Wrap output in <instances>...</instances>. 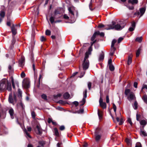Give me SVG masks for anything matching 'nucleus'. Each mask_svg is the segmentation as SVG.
I'll return each mask as SVG.
<instances>
[{
	"label": "nucleus",
	"instance_id": "obj_51",
	"mask_svg": "<svg viewBox=\"0 0 147 147\" xmlns=\"http://www.w3.org/2000/svg\"><path fill=\"white\" fill-rule=\"evenodd\" d=\"M91 85L92 83L90 82H89L88 83V89L89 90H90L91 89Z\"/></svg>",
	"mask_w": 147,
	"mask_h": 147
},
{
	"label": "nucleus",
	"instance_id": "obj_1",
	"mask_svg": "<svg viewBox=\"0 0 147 147\" xmlns=\"http://www.w3.org/2000/svg\"><path fill=\"white\" fill-rule=\"evenodd\" d=\"M92 51V47H90L89 48L88 51L86 52L85 57L84 58V62L82 64L84 70H86L87 69L89 66V61L87 59L89 57V55L90 54V52Z\"/></svg>",
	"mask_w": 147,
	"mask_h": 147
},
{
	"label": "nucleus",
	"instance_id": "obj_2",
	"mask_svg": "<svg viewBox=\"0 0 147 147\" xmlns=\"http://www.w3.org/2000/svg\"><path fill=\"white\" fill-rule=\"evenodd\" d=\"M108 28H106L107 30L115 29L117 30H120L124 27V26H123L121 24H116L115 22H112V24L108 25Z\"/></svg>",
	"mask_w": 147,
	"mask_h": 147
},
{
	"label": "nucleus",
	"instance_id": "obj_9",
	"mask_svg": "<svg viewBox=\"0 0 147 147\" xmlns=\"http://www.w3.org/2000/svg\"><path fill=\"white\" fill-rule=\"evenodd\" d=\"M27 130L25 129L24 130V132L26 134V135L28 137H29L31 138V137L29 133H28L27 131H28L29 132H30L31 131L32 129L30 127H27Z\"/></svg>",
	"mask_w": 147,
	"mask_h": 147
},
{
	"label": "nucleus",
	"instance_id": "obj_24",
	"mask_svg": "<svg viewBox=\"0 0 147 147\" xmlns=\"http://www.w3.org/2000/svg\"><path fill=\"white\" fill-rule=\"evenodd\" d=\"M138 0H129L128 2L130 3L132 5L136 4L138 3Z\"/></svg>",
	"mask_w": 147,
	"mask_h": 147
},
{
	"label": "nucleus",
	"instance_id": "obj_43",
	"mask_svg": "<svg viewBox=\"0 0 147 147\" xmlns=\"http://www.w3.org/2000/svg\"><path fill=\"white\" fill-rule=\"evenodd\" d=\"M136 116L137 120L138 121H139V119L141 116L140 115L137 113L136 115Z\"/></svg>",
	"mask_w": 147,
	"mask_h": 147
},
{
	"label": "nucleus",
	"instance_id": "obj_50",
	"mask_svg": "<svg viewBox=\"0 0 147 147\" xmlns=\"http://www.w3.org/2000/svg\"><path fill=\"white\" fill-rule=\"evenodd\" d=\"M119 122V125H121L123 123V119L122 118H121L120 119Z\"/></svg>",
	"mask_w": 147,
	"mask_h": 147
},
{
	"label": "nucleus",
	"instance_id": "obj_27",
	"mask_svg": "<svg viewBox=\"0 0 147 147\" xmlns=\"http://www.w3.org/2000/svg\"><path fill=\"white\" fill-rule=\"evenodd\" d=\"M5 13L4 11H1L0 12V17L3 18L5 16Z\"/></svg>",
	"mask_w": 147,
	"mask_h": 147
},
{
	"label": "nucleus",
	"instance_id": "obj_6",
	"mask_svg": "<svg viewBox=\"0 0 147 147\" xmlns=\"http://www.w3.org/2000/svg\"><path fill=\"white\" fill-rule=\"evenodd\" d=\"M99 102L100 106L103 109H106V104L105 102H103V100L101 97H100L99 100Z\"/></svg>",
	"mask_w": 147,
	"mask_h": 147
},
{
	"label": "nucleus",
	"instance_id": "obj_17",
	"mask_svg": "<svg viewBox=\"0 0 147 147\" xmlns=\"http://www.w3.org/2000/svg\"><path fill=\"white\" fill-rule=\"evenodd\" d=\"M36 128L37 129V131H36V133L37 134H42V130L40 126L39 125H37L36 126Z\"/></svg>",
	"mask_w": 147,
	"mask_h": 147
},
{
	"label": "nucleus",
	"instance_id": "obj_60",
	"mask_svg": "<svg viewBox=\"0 0 147 147\" xmlns=\"http://www.w3.org/2000/svg\"><path fill=\"white\" fill-rule=\"evenodd\" d=\"M137 85H138V83L137 82H135L134 83V87L135 88H137Z\"/></svg>",
	"mask_w": 147,
	"mask_h": 147
},
{
	"label": "nucleus",
	"instance_id": "obj_52",
	"mask_svg": "<svg viewBox=\"0 0 147 147\" xmlns=\"http://www.w3.org/2000/svg\"><path fill=\"white\" fill-rule=\"evenodd\" d=\"M123 38L121 37H120L118 39V43H120L121 42V41H122L123 40Z\"/></svg>",
	"mask_w": 147,
	"mask_h": 147
},
{
	"label": "nucleus",
	"instance_id": "obj_33",
	"mask_svg": "<svg viewBox=\"0 0 147 147\" xmlns=\"http://www.w3.org/2000/svg\"><path fill=\"white\" fill-rule=\"evenodd\" d=\"M133 107H134V108L135 109H137L138 103L136 101H135L134 103Z\"/></svg>",
	"mask_w": 147,
	"mask_h": 147
},
{
	"label": "nucleus",
	"instance_id": "obj_41",
	"mask_svg": "<svg viewBox=\"0 0 147 147\" xmlns=\"http://www.w3.org/2000/svg\"><path fill=\"white\" fill-rule=\"evenodd\" d=\"M51 31L49 30H47L46 31L45 34L47 35H51Z\"/></svg>",
	"mask_w": 147,
	"mask_h": 147
},
{
	"label": "nucleus",
	"instance_id": "obj_8",
	"mask_svg": "<svg viewBox=\"0 0 147 147\" xmlns=\"http://www.w3.org/2000/svg\"><path fill=\"white\" fill-rule=\"evenodd\" d=\"M17 26V25H15L14 24H13L11 27V32L13 35H15L17 33V29L15 28V27Z\"/></svg>",
	"mask_w": 147,
	"mask_h": 147
},
{
	"label": "nucleus",
	"instance_id": "obj_38",
	"mask_svg": "<svg viewBox=\"0 0 147 147\" xmlns=\"http://www.w3.org/2000/svg\"><path fill=\"white\" fill-rule=\"evenodd\" d=\"M40 40L42 42L46 40V38L43 36H41Z\"/></svg>",
	"mask_w": 147,
	"mask_h": 147
},
{
	"label": "nucleus",
	"instance_id": "obj_12",
	"mask_svg": "<svg viewBox=\"0 0 147 147\" xmlns=\"http://www.w3.org/2000/svg\"><path fill=\"white\" fill-rule=\"evenodd\" d=\"M131 26L129 28V30L131 32L133 31L135 28L136 23L134 22L133 21L132 22Z\"/></svg>",
	"mask_w": 147,
	"mask_h": 147
},
{
	"label": "nucleus",
	"instance_id": "obj_28",
	"mask_svg": "<svg viewBox=\"0 0 147 147\" xmlns=\"http://www.w3.org/2000/svg\"><path fill=\"white\" fill-rule=\"evenodd\" d=\"M141 47H140L137 50L136 52V57H138L140 53V52L141 51Z\"/></svg>",
	"mask_w": 147,
	"mask_h": 147
},
{
	"label": "nucleus",
	"instance_id": "obj_11",
	"mask_svg": "<svg viewBox=\"0 0 147 147\" xmlns=\"http://www.w3.org/2000/svg\"><path fill=\"white\" fill-rule=\"evenodd\" d=\"M23 85L26 88L29 87L30 85V82L28 80H25L23 82Z\"/></svg>",
	"mask_w": 147,
	"mask_h": 147
},
{
	"label": "nucleus",
	"instance_id": "obj_55",
	"mask_svg": "<svg viewBox=\"0 0 147 147\" xmlns=\"http://www.w3.org/2000/svg\"><path fill=\"white\" fill-rule=\"evenodd\" d=\"M19 96H20V97L22 96V92L21 90L19 89H18Z\"/></svg>",
	"mask_w": 147,
	"mask_h": 147
},
{
	"label": "nucleus",
	"instance_id": "obj_64",
	"mask_svg": "<svg viewBox=\"0 0 147 147\" xmlns=\"http://www.w3.org/2000/svg\"><path fill=\"white\" fill-rule=\"evenodd\" d=\"M62 145V143H58L57 144V146L58 147H61V146Z\"/></svg>",
	"mask_w": 147,
	"mask_h": 147
},
{
	"label": "nucleus",
	"instance_id": "obj_22",
	"mask_svg": "<svg viewBox=\"0 0 147 147\" xmlns=\"http://www.w3.org/2000/svg\"><path fill=\"white\" fill-rule=\"evenodd\" d=\"M9 113L10 115L11 118L13 119L14 118L13 116L14 114V111L12 109H11L9 110Z\"/></svg>",
	"mask_w": 147,
	"mask_h": 147
},
{
	"label": "nucleus",
	"instance_id": "obj_32",
	"mask_svg": "<svg viewBox=\"0 0 147 147\" xmlns=\"http://www.w3.org/2000/svg\"><path fill=\"white\" fill-rule=\"evenodd\" d=\"M54 130L55 135L57 136H58L59 135V133L57 129L55 128H54Z\"/></svg>",
	"mask_w": 147,
	"mask_h": 147
},
{
	"label": "nucleus",
	"instance_id": "obj_56",
	"mask_svg": "<svg viewBox=\"0 0 147 147\" xmlns=\"http://www.w3.org/2000/svg\"><path fill=\"white\" fill-rule=\"evenodd\" d=\"M63 18L66 19H68L69 18V17L66 14H65L63 15Z\"/></svg>",
	"mask_w": 147,
	"mask_h": 147
},
{
	"label": "nucleus",
	"instance_id": "obj_31",
	"mask_svg": "<svg viewBox=\"0 0 147 147\" xmlns=\"http://www.w3.org/2000/svg\"><path fill=\"white\" fill-rule=\"evenodd\" d=\"M142 37H137L136 38V41L139 42H140L142 41Z\"/></svg>",
	"mask_w": 147,
	"mask_h": 147
},
{
	"label": "nucleus",
	"instance_id": "obj_48",
	"mask_svg": "<svg viewBox=\"0 0 147 147\" xmlns=\"http://www.w3.org/2000/svg\"><path fill=\"white\" fill-rule=\"evenodd\" d=\"M135 147H141V145L140 143L137 142L136 144Z\"/></svg>",
	"mask_w": 147,
	"mask_h": 147
},
{
	"label": "nucleus",
	"instance_id": "obj_21",
	"mask_svg": "<svg viewBox=\"0 0 147 147\" xmlns=\"http://www.w3.org/2000/svg\"><path fill=\"white\" fill-rule=\"evenodd\" d=\"M115 50V48L114 47H111V52L110 53V55L111 56L113 55L114 53Z\"/></svg>",
	"mask_w": 147,
	"mask_h": 147
},
{
	"label": "nucleus",
	"instance_id": "obj_59",
	"mask_svg": "<svg viewBox=\"0 0 147 147\" xmlns=\"http://www.w3.org/2000/svg\"><path fill=\"white\" fill-rule=\"evenodd\" d=\"M65 129V127L64 126L62 125L60 127L59 129L61 130H63Z\"/></svg>",
	"mask_w": 147,
	"mask_h": 147
},
{
	"label": "nucleus",
	"instance_id": "obj_29",
	"mask_svg": "<svg viewBox=\"0 0 147 147\" xmlns=\"http://www.w3.org/2000/svg\"><path fill=\"white\" fill-rule=\"evenodd\" d=\"M125 141L128 145H130L131 144V140L130 139L126 138L125 140Z\"/></svg>",
	"mask_w": 147,
	"mask_h": 147
},
{
	"label": "nucleus",
	"instance_id": "obj_42",
	"mask_svg": "<svg viewBox=\"0 0 147 147\" xmlns=\"http://www.w3.org/2000/svg\"><path fill=\"white\" fill-rule=\"evenodd\" d=\"M144 89H146L147 90V85L145 84H143L142 87V91Z\"/></svg>",
	"mask_w": 147,
	"mask_h": 147
},
{
	"label": "nucleus",
	"instance_id": "obj_36",
	"mask_svg": "<svg viewBox=\"0 0 147 147\" xmlns=\"http://www.w3.org/2000/svg\"><path fill=\"white\" fill-rule=\"evenodd\" d=\"M142 98L144 102L147 104V96H144L142 97Z\"/></svg>",
	"mask_w": 147,
	"mask_h": 147
},
{
	"label": "nucleus",
	"instance_id": "obj_26",
	"mask_svg": "<svg viewBox=\"0 0 147 147\" xmlns=\"http://www.w3.org/2000/svg\"><path fill=\"white\" fill-rule=\"evenodd\" d=\"M95 138L96 140L97 141H98L101 138V136L100 135L97 134V133H95Z\"/></svg>",
	"mask_w": 147,
	"mask_h": 147
},
{
	"label": "nucleus",
	"instance_id": "obj_3",
	"mask_svg": "<svg viewBox=\"0 0 147 147\" xmlns=\"http://www.w3.org/2000/svg\"><path fill=\"white\" fill-rule=\"evenodd\" d=\"M7 81L5 80H3L0 83V90H5Z\"/></svg>",
	"mask_w": 147,
	"mask_h": 147
},
{
	"label": "nucleus",
	"instance_id": "obj_63",
	"mask_svg": "<svg viewBox=\"0 0 147 147\" xmlns=\"http://www.w3.org/2000/svg\"><path fill=\"white\" fill-rule=\"evenodd\" d=\"M59 11H58L57 10H55V11L54 12V14L55 15H56L57 14H59Z\"/></svg>",
	"mask_w": 147,
	"mask_h": 147
},
{
	"label": "nucleus",
	"instance_id": "obj_19",
	"mask_svg": "<svg viewBox=\"0 0 147 147\" xmlns=\"http://www.w3.org/2000/svg\"><path fill=\"white\" fill-rule=\"evenodd\" d=\"M98 114L99 119L100 120L102 119V112L98 109Z\"/></svg>",
	"mask_w": 147,
	"mask_h": 147
},
{
	"label": "nucleus",
	"instance_id": "obj_58",
	"mask_svg": "<svg viewBox=\"0 0 147 147\" xmlns=\"http://www.w3.org/2000/svg\"><path fill=\"white\" fill-rule=\"evenodd\" d=\"M106 102L107 103H109V96L108 95H107L106 97Z\"/></svg>",
	"mask_w": 147,
	"mask_h": 147
},
{
	"label": "nucleus",
	"instance_id": "obj_4",
	"mask_svg": "<svg viewBox=\"0 0 147 147\" xmlns=\"http://www.w3.org/2000/svg\"><path fill=\"white\" fill-rule=\"evenodd\" d=\"M146 11V8L145 7H142L140 9V11H136L134 13V15L139 16L140 15L139 18L142 16L144 13Z\"/></svg>",
	"mask_w": 147,
	"mask_h": 147
},
{
	"label": "nucleus",
	"instance_id": "obj_39",
	"mask_svg": "<svg viewBox=\"0 0 147 147\" xmlns=\"http://www.w3.org/2000/svg\"><path fill=\"white\" fill-rule=\"evenodd\" d=\"M49 20L52 24L54 22V18L53 17L51 16V17Z\"/></svg>",
	"mask_w": 147,
	"mask_h": 147
},
{
	"label": "nucleus",
	"instance_id": "obj_57",
	"mask_svg": "<svg viewBox=\"0 0 147 147\" xmlns=\"http://www.w3.org/2000/svg\"><path fill=\"white\" fill-rule=\"evenodd\" d=\"M26 75L24 72V71L22 72L21 74V77L23 78Z\"/></svg>",
	"mask_w": 147,
	"mask_h": 147
},
{
	"label": "nucleus",
	"instance_id": "obj_5",
	"mask_svg": "<svg viewBox=\"0 0 147 147\" xmlns=\"http://www.w3.org/2000/svg\"><path fill=\"white\" fill-rule=\"evenodd\" d=\"M87 90L86 89L85 90V91L83 92V95H84V98H83L82 100L80 102V103H81L80 104V105L82 106L84 105L85 104L86 100L85 98H86L87 97Z\"/></svg>",
	"mask_w": 147,
	"mask_h": 147
},
{
	"label": "nucleus",
	"instance_id": "obj_34",
	"mask_svg": "<svg viewBox=\"0 0 147 147\" xmlns=\"http://www.w3.org/2000/svg\"><path fill=\"white\" fill-rule=\"evenodd\" d=\"M8 100L9 102L11 103H12L13 102V99L11 96L10 95L9 96Z\"/></svg>",
	"mask_w": 147,
	"mask_h": 147
},
{
	"label": "nucleus",
	"instance_id": "obj_54",
	"mask_svg": "<svg viewBox=\"0 0 147 147\" xmlns=\"http://www.w3.org/2000/svg\"><path fill=\"white\" fill-rule=\"evenodd\" d=\"M58 102L59 103L63 105H64V104H65V102L62 100H59V101Z\"/></svg>",
	"mask_w": 147,
	"mask_h": 147
},
{
	"label": "nucleus",
	"instance_id": "obj_61",
	"mask_svg": "<svg viewBox=\"0 0 147 147\" xmlns=\"http://www.w3.org/2000/svg\"><path fill=\"white\" fill-rule=\"evenodd\" d=\"M73 104L76 107L78 105L79 103L78 102L75 101L73 102Z\"/></svg>",
	"mask_w": 147,
	"mask_h": 147
},
{
	"label": "nucleus",
	"instance_id": "obj_53",
	"mask_svg": "<svg viewBox=\"0 0 147 147\" xmlns=\"http://www.w3.org/2000/svg\"><path fill=\"white\" fill-rule=\"evenodd\" d=\"M62 96V94L60 93L57 94L56 95H54V96L55 98H57L58 97H60Z\"/></svg>",
	"mask_w": 147,
	"mask_h": 147
},
{
	"label": "nucleus",
	"instance_id": "obj_37",
	"mask_svg": "<svg viewBox=\"0 0 147 147\" xmlns=\"http://www.w3.org/2000/svg\"><path fill=\"white\" fill-rule=\"evenodd\" d=\"M109 68L111 71H113L114 69V67L112 64L109 65Z\"/></svg>",
	"mask_w": 147,
	"mask_h": 147
},
{
	"label": "nucleus",
	"instance_id": "obj_13",
	"mask_svg": "<svg viewBox=\"0 0 147 147\" xmlns=\"http://www.w3.org/2000/svg\"><path fill=\"white\" fill-rule=\"evenodd\" d=\"M69 13H71L73 16H74V8L73 7H69L68 9Z\"/></svg>",
	"mask_w": 147,
	"mask_h": 147
},
{
	"label": "nucleus",
	"instance_id": "obj_45",
	"mask_svg": "<svg viewBox=\"0 0 147 147\" xmlns=\"http://www.w3.org/2000/svg\"><path fill=\"white\" fill-rule=\"evenodd\" d=\"M11 82H12V84L13 88L15 89V84H14V80L13 78H12V79H11Z\"/></svg>",
	"mask_w": 147,
	"mask_h": 147
},
{
	"label": "nucleus",
	"instance_id": "obj_62",
	"mask_svg": "<svg viewBox=\"0 0 147 147\" xmlns=\"http://www.w3.org/2000/svg\"><path fill=\"white\" fill-rule=\"evenodd\" d=\"M127 7L130 9V10H132L134 9V7L133 6H127Z\"/></svg>",
	"mask_w": 147,
	"mask_h": 147
},
{
	"label": "nucleus",
	"instance_id": "obj_18",
	"mask_svg": "<svg viewBox=\"0 0 147 147\" xmlns=\"http://www.w3.org/2000/svg\"><path fill=\"white\" fill-rule=\"evenodd\" d=\"M45 144V142L43 141H40L38 142V146L36 147H44Z\"/></svg>",
	"mask_w": 147,
	"mask_h": 147
},
{
	"label": "nucleus",
	"instance_id": "obj_30",
	"mask_svg": "<svg viewBox=\"0 0 147 147\" xmlns=\"http://www.w3.org/2000/svg\"><path fill=\"white\" fill-rule=\"evenodd\" d=\"M132 57L131 56H129L127 61V63L128 65H129L131 63Z\"/></svg>",
	"mask_w": 147,
	"mask_h": 147
},
{
	"label": "nucleus",
	"instance_id": "obj_15",
	"mask_svg": "<svg viewBox=\"0 0 147 147\" xmlns=\"http://www.w3.org/2000/svg\"><path fill=\"white\" fill-rule=\"evenodd\" d=\"M99 33V31H97L95 32L91 38V41H93L95 38L96 36L97 35V34H98Z\"/></svg>",
	"mask_w": 147,
	"mask_h": 147
},
{
	"label": "nucleus",
	"instance_id": "obj_7",
	"mask_svg": "<svg viewBox=\"0 0 147 147\" xmlns=\"http://www.w3.org/2000/svg\"><path fill=\"white\" fill-rule=\"evenodd\" d=\"M140 135L142 137H146L147 136V133L144 129V127H143L142 128H140Z\"/></svg>",
	"mask_w": 147,
	"mask_h": 147
},
{
	"label": "nucleus",
	"instance_id": "obj_46",
	"mask_svg": "<svg viewBox=\"0 0 147 147\" xmlns=\"http://www.w3.org/2000/svg\"><path fill=\"white\" fill-rule=\"evenodd\" d=\"M127 121L128 123H129L131 125H132V123L131 121V119L130 118H128V119L127 120Z\"/></svg>",
	"mask_w": 147,
	"mask_h": 147
},
{
	"label": "nucleus",
	"instance_id": "obj_49",
	"mask_svg": "<svg viewBox=\"0 0 147 147\" xmlns=\"http://www.w3.org/2000/svg\"><path fill=\"white\" fill-rule=\"evenodd\" d=\"M42 98L44 100H47V96L45 94H43L41 96Z\"/></svg>",
	"mask_w": 147,
	"mask_h": 147
},
{
	"label": "nucleus",
	"instance_id": "obj_16",
	"mask_svg": "<svg viewBox=\"0 0 147 147\" xmlns=\"http://www.w3.org/2000/svg\"><path fill=\"white\" fill-rule=\"evenodd\" d=\"M147 121L146 120H142L140 121V123L141 125H142V127H144V126L146 124Z\"/></svg>",
	"mask_w": 147,
	"mask_h": 147
},
{
	"label": "nucleus",
	"instance_id": "obj_20",
	"mask_svg": "<svg viewBox=\"0 0 147 147\" xmlns=\"http://www.w3.org/2000/svg\"><path fill=\"white\" fill-rule=\"evenodd\" d=\"M5 90H7L9 91H11V84L10 83H9L8 82H7Z\"/></svg>",
	"mask_w": 147,
	"mask_h": 147
},
{
	"label": "nucleus",
	"instance_id": "obj_40",
	"mask_svg": "<svg viewBox=\"0 0 147 147\" xmlns=\"http://www.w3.org/2000/svg\"><path fill=\"white\" fill-rule=\"evenodd\" d=\"M116 41H117L115 39L113 40L112 42L111 47H114L115 44L116 42Z\"/></svg>",
	"mask_w": 147,
	"mask_h": 147
},
{
	"label": "nucleus",
	"instance_id": "obj_23",
	"mask_svg": "<svg viewBox=\"0 0 147 147\" xmlns=\"http://www.w3.org/2000/svg\"><path fill=\"white\" fill-rule=\"evenodd\" d=\"M104 57V55L103 53L102 52L100 54L99 57V61H101L103 60Z\"/></svg>",
	"mask_w": 147,
	"mask_h": 147
},
{
	"label": "nucleus",
	"instance_id": "obj_44",
	"mask_svg": "<svg viewBox=\"0 0 147 147\" xmlns=\"http://www.w3.org/2000/svg\"><path fill=\"white\" fill-rule=\"evenodd\" d=\"M113 109L114 110V111L115 113H116V109H117V107L114 104H113Z\"/></svg>",
	"mask_w": 147,
	"mask_h": 147
},
{
	"label": "nucleus",
	"instance_id": "obj_14",
	"mask_svg": "<svg viewBox=\"0 0 147 147\" xmlns=\"http://www.w3.org/2000/svg\"><path fill=\"white\" fill-rule=\"evenodd\" d=\"M24 59L23 57H22L19 61V65L20 67H22L24 65Z\"/></svg>",
	"mask_w": 147,
	"mask_h": 147
},
{
	"label": "nucleus",
	"instance_id": "obj_25",
	"mask_svg": "<svg viewBox=\"0 0 147 147\" xmlns=\"http://www.w3.org/2000/svg\"><path fill=\"white\" fill-rule=\"evenodd\" d=\"M70 94L67 92L65 93L63 95V97L65 99H68L70 97Z\"/></svg>",
	"mask_w": 147,
	"mask_h": 147
},
{
	"label": "nucleus",
	"instance_id": "obj_35",
	"mask_svg": "<svg viewBox=\"0 0 147 147\" xmlns=\"http://www.w3.org/2000/svg\"><path fill=\"white\" fill-rule=\"evenodd\" d=\"M130 90L129 89H126L125 91V94L126 95H128L129 93H130Z\"/></svg>",
	"mask_w": 147,
	"mask_h": 147
},
{
	"label": "nucleus",
	"instance_id": "obj_10",
	"mask_svg": "<svg viewBox=\"0 0 147 147\" xmlns=\"http://www.w3.org/2000/svg\"><path fill=\"white\" fill-rule=\"evenodd\" d=\"M129 100L135 99L136 97L134 93L132 92H130L129 96L128 97Z\"/></svg>",
	"mask_w": 147,
	"mask_h": 147
},
{
	"label": "nucleus",
	"instance_id": "obj_47",
	"mask_svg": "<svg viewBox=\"0 0 147 147\" xmlns=\"http://www.w3.org/2000/svg\"><path fill=\"white\" fill-rule=\"evenodd\" d=\"M31 115L32 117L34 119L35 118L36 116L35 112L34 111H33L31 113Z\"/></svg>",
	"mask_w": 147,
	"mask_h": 147
}]
</instances>
